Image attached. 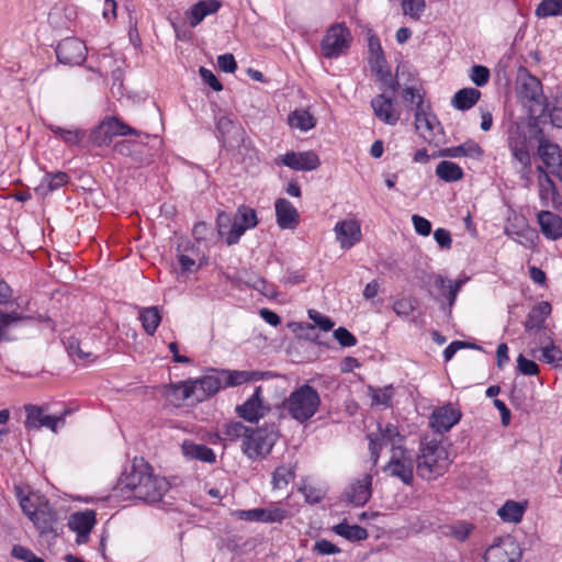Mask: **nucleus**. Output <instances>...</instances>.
<instances>
[{
	"mask_svg": "<svg viewBox=\"0 0 562 562\" xmlns=\"http://www.w3.org/2000/svg\"><path fill=\"white\" fill-rule=\"evenodd\" d=\"M123 488H128L135 498L146 503L160 502L169 490V482L155 475L147 463L134 464L121 480Z\"/></svg>",
	"mask_w": 562,
	"mask_h": 562,
	"instance_id": "obj_1",
	"label": "nucleus"
},
{
	"mask_svg": "<svg viewBox=\"0 0 562 562\" xmlns=\"http://www.w3.org/2000/svg\"><path fill=\"white\" fill-rule=\"evenodd\" d=\"M450 465L449 454L445 446L436 438H425L420 442L416 457L417 474L427 481L441 476Z\"/></svg>",
	"mask_w": 562,
	"mask_h": 562,
	"instance_id": "obj_2",
	"label": "nucleus"
},
{
	"mask_svg": "<svg viewBox=\"0 0 562 562\" xmlns=\"http://www.w3.org/2000/svg\"><path fill=\"white\" fill-rule=\"evenodd\" d=\"M283 405L289 415L302 424L316 414L321 405V397L315 389L303 384L289 395Z\"/></svg>",
	"mask_w": 562,
	"mask_h": 562,
	"instance_id": "obj_3",
	"label": "nucleus"
},
{
	"mask_svg": "<svg viewBox=\"0 0 562 562\" xmlns=\"http://www.w3.org/2000/svg\"><path fill=\"white\" fill-rule=\"evenodd\" d=\"M516 92L521 102L529 108L530 114L543 112L546 97L543 95L542 85L526 68H520L517 72Z\"/></svg>",
	"mask_w": 562,
	"mask_h": 562,
	"instance_id": "obj_4",
	"label": "nucleus"
},
{
	"mask_svg": "<svg viewBox=\"0 0 562 562\" xmlns=\"http://www.w3.org/2000/svg\"><path fill=\"white\" fill-rule=\"evenodd\" d=\"M415 454L402 446L391 449L390 460L383 468L391 476L400 479L404 484L414 482Z\"/></svg>",
	"mask_w": 562,
	"mask_h": 562,
	"instance_id": "obj_5",
	"label": "nucleus"
},
{
	"mask_svg": "<svg viewBox=\"0 0 562 562\" xmlns=\"http://www.w3.org/2000/svg\"><path fill=\"white\" fill-rule=\"evenodd\" d=\"M278 440V431L273 426L266 428L249 429L243 441V451L249 458L255 459L270 453Z\"/></svg>",
	"mask_w": 562,
	"mask_h": 562,
	"instance_id": "obj_6",
	"label": "nucleus"
},
{
	"mask_svg": "<svg viewBox=\"0 0 562 562\" xmlns=\"http://www.w3.org/2000/svg\"><path fill=\"white\" fill-rule=\"evenodd\" d=\"M351 41L350 31L344 23L333 24L321 42L322 54L325 58H337L347 53Z\"/></svg>",
	"mask_w": 562,
	"mask_h": 562,
	"instance_id": "obj_7",
	"label": "nucleus"
},
{
	"mask_svg": "<svg viewBox=\"0 0 562 562\" xmlns=\"http://www.w3.org/2000/svg\"><path fill=\"white\" fill-rule=\"evenodd\" d=\"M368 440L370 458L373 464H376L383 447L391 446V449H394L396 446H402L405 437L400 434L395 425L386 423L378 424L376 430L368 435Z\"/></svg>",
	"mask_w": 562,
	"mask_h": 562,
	"instance_id": "obj_8",
	"label": "nucleus"
},
{
	"mask_svg": "<svg viewBox=\"0 0 562 562\" xmlns=\"http://www.w3.org/2000/svg\"><path fill=\"white\" fill-rule=\"evenodd\" d=\"M139 133L115 116L104 119L91 133V140L97 146H106L114 136L138 135Z\"/></svg>",
	"mask_w": 562,
	"mask_h": 562,
	"instance_id": "obj_9",
	"label": "nucleus"
},
{
	"mask_svg": "<svg viewBox=\"0 0 562 562\" xmlns=\"http://www.w3.org/2000/svg\"><path fill=\"white\" fill-rule=\"evenodd\" d=\"M415 128L428 143L438 140V137L443 133L441 124L430 111V106L422 101L417 102L415 109Z\"/></svg>",
	"mask_w": 562,
	"mask_h": 562,
	"instance_id": "obj_10",
	"label": "nucleus"
},
{
	"mask_svg": "<svg viewBox=\"0 0 562 562\" xmlns=\"http://www.w3.org/2000/svg\"><path fill=\"white\" fill-rule=\"evenodd\" d=\"M26 413L25 428L27 429H40L46 427L53 432H57L59 426H64L65 418L71 414V409H65L59 416L47 415L42 406L25 405Z\"/></svg>",
	"mask_w": 562,
	"mask_h": 562,
	"instance_id": "obj_11",
	"label": "nucleus"
},
{
	"mask_svg": "<svg viewBox=\"0 0 562 562\" xmlns=\"http://www.w3.org/2000/svg\"><path fill=\"white\" fill-rule=\"evenodd\" d=\"M374 116L387 125H395L401 119V109L392 95L382 92L371 100Z\"/></svg>",
	"mask_w": 562,
	"mask_h": 562,
	"instance_id": "obj_12",
	"label": "nucleus"
},
{
	"mask_svg": "<svg viewBox=\"0 0 562 562\" xmlns=\"http://www.w3.org/2000/svg\"><path fill=\"white\" fill-rule=\"evenodd\" d=\"M56 56L61 64L80 65L86 59L87 47L82 41L67 37L57 45Z\"/></svg>",
	"mask_w": 562,
	"mask_h": 562,
	"instance_id": "obj_13",
	"label": "nucleus"
},
{
	"mask_svg": "<svg viewBox=\"0 0 562 562\" xmlns=\"http://www.w3.org/2000/svg\"><path fill=\"white\" fill-rule=\"evenodd\" d=\"M276 164H282L296 171H312L319 167V157L313 151H289L276 159Z\"/></svg>",
	"mask_w": 562,
	"mask_h": 562,
	"instance_id": "obj_14",
	"label": "nucleus"
},
{
	"mask_svg": "<svg viewBox=\"0 0 562 562\" xmlns=\"http://www.w3.org/2000/svg\"><path fill=\"white\" fill-rule=\"evenodd\" d=\"M233 515L240 520L258 521V522H280L286 517V510L279 506H270L267 508H252L235 510Z\"/></svg>",
	"mask_w": 562,
	"mask_h": 562,
	"instance_id": "obj_15",
	"label": "nucleus"
},
{
	"mask_svg": "<svg viewBox=\"0 0 562 562\" xmlns=\"http://www.w3.org/2000/svg\"><path fill=\"white\" fill-rule=\"evenodd\" d=\"M97 522L95 513L92 509L76 512L69 516L67 526L77 533V543H86Z\"/></svg>",
	"mask_w": 562,
	"mask_h": 562,
	"instance_id": "obj_16",
	"label": "nucleus"
},
{
	"mask_svg": "<svg viewBox=\"0 0 562 562\" xmlns=\"http://www.w3.org/2000/svg\"><path fill=\"white\" fill-rule=\"evenodd\" d=\"M519 555L518 546L508 537L486 550L484 562H515Z\"/></svg>",
	"mask_w": 562,
	"mask_h": 562,
	"instance_id": "obj_17",
	"label": "nucleus"
},
{
	"mask_svg": "<svg viewBox=\"0 0 562 562\" xmlns=\"http://www.w3.org/2000/svg\"><path fill=\"white\" fill-rule=\"evenodd\" d=\"M336 239L342 249H349L361 240V227L357 220H344L334 227Z\"/></svg>",
	"mask_w": 562,
	"mask_h": 562,
	"instance_id": "obj_18",
	"label": "nucleus"
},
{
	"mask_svg": "<svg viewBox=\"0 0 562 562\" xmlns=\"http://www.w3.org/2000/svg\"><path fill=\"white\" fill-rule=\"evenodd\" d=\"M217 131L222 142L228 147H238L244 143L245 130L229 116L223 115L217 120Z\"/></svg>",
	"mask_w": 562,
	"mask_h": 562,
	"instance_id": "obj_19",
	"label": "nucleus"
},
{
	"mask_svg": "<svg viewBox=\"0 0 562 562\" xmlns=\"http://www.w3.org/2000/svg\"><path fill=\"white\" fill-rule=\"evenodd\" d=\"M460 418V411L449 404L434 411L430 417V426L437 432L443 434L458 424Z\"/></svg>",
	"mask_w": 562,
	"mask_h": 562,
	"instance_id": "obj_20",
	"label": "nucleus"
},
{
	"mask_svg": "<svg viewBox=\"0 0 562 562\" xmlns=\"http://www.w3.org/2000/svg\"><path fill=\"white\" fill-rule=\"evenodd\" d=\"M12 291L10 286L0 279V305H4L10 302ZM24 319V317L15 312L3 313L0 311V340H10L11 338L7 335L8 329Z\"/></svg>",
	"mask_w": 562,
	"mask_h": 562,
	"instance_id": "obj_21",
	"label": "nucleus"
},
{
	"mask_svg": "<svg viewBox=\"0 0 562 562\" xmlns=\"http://www.w3.org/2000/svg\"><path fill=\"white\" fill-rule=\"evenodd\" d=\"M509 149L513 157L521 165V175L528 178L531 169V156L529 153V146L527 137L518 135L517 137L509 138Z\"/></svg>",
	"mask_w": 562,
	"mask_h": 562,
	"instance_id": "obj_22",
	"label": "nucleus"
},
{
	"mask_svg": "<svg viewBox=\"0 0 562 562\" xmlns=\"http://www.w3.org/2000/svg\"><path fill=\"white\" fill-rule=\"evenodd\" d=\"M538 224L542 235L551 240L562 237V217L550 211H540L537 215Z\"/></svg>",
	"mask_w": 562,
	"mask_h": 562,
	"instance_id": "obj_23",
	"label": "nucleus"
},
{
	"mask_svg": "<svg viewBox=\"0 0 562 562\" xmlns=\"http://www.w3.org/2000/svg\"><path fill=\"white\" fill-rule=\"evenodd\" d=\"M277 223L282 229H292L299 224L300 214L286 199L280 198L274 203Z\"/></svg>",
	"mask_w": 562,
	"mask_h": 562,
	"instance_id": "obj_24",
	"label": "nucleus"
},
{
	"mask_svg": "<svg viewBox=\"0 0 562 562\" xmlns=\"http://www.w3.org/2000/svg\"><path fill=\"white\" fill-rule=\"evenodd\" d=\"M371 475H363L346 491L345 495L347 501L356 506L364 505L371 497Z\"/></svg>",
	"mask_w": 562,
	"mask_h": 562,
	"instance_id": "obj_25",
	"label": "nucleus"
},
{
	"mask_svg": "<svg viewBox=\"0 0 562 562\" xmlns=\"http://www.w3.org/2000/svg\"><path fill=\"white\" fill-rule=\"evenodd\" d=\"M221 8L217 0H201L186 11V19L191 27L198 26L205 16L214 14Z\"/></svg>",
	"mask_w": 562,
	"mask_h": 562,
	"instance_id": "obj_26",
	"label": "nucleus"
},
{
	"mask_svg": "<svg viewBox=\"0 0 562 562\" xmlns=\"http://www.w3.org/2000/svg\"><path fill=\"white\" fill-rule=\"evenodd\" d=\"M543 112L531 114L540 119L543 123L547 121L554 127L562 128V94L552 97L551 100L543 101Z\"/></svg>",
	"mask_w": 562,
	"mask_h": 562,
	"instance_id": "obj_27",
	"label": "nucleus"
},
{
	"mask_svg": "<svg viewBox=\"0 0 562 562\" xmlns=\"http://www.w3.org/2000/svg\"><path fill=\"white\" fill-rule=\"evenodd\" d=\"M261 387H256L254 394L243 404L236 407L237 414L248 420L257 422L265 415V407L260 398Z\"/></svg>",
	"mask_w": 562,
	"mask_h": 562,
	"instance_id": "obj_28",
	"label": "nucleus"
},
{
	"mask_svg": "<svg viewBox=\"0 0 562 562\" xmlns=\"http://www.w3.org/2000/svg\"><path fill=\"white\" fill-rule=\"evenodd\" d=\"M484 155L483 148L473 139H469L461 145L447 147L439 151L440 157L459 158L468 157L480 160Z\"/></svg>",
	"mask_w": 562,
	"mask_h": 562,
	"instance_id": "obj_29",
	"label": "nucleus"
},
{
	"mask_svg": "<svg viewBox=\"0 0 562 562\" xmlns=\"http://www.w3.org/2000/svg\"><path fill=\"white\" fill-rule=\"evenodd\" d=\"M551 305L548 302H540L535 305L529 312L526 322L525 328L528 333H538L541 329H548L544 326V322L548 316L551 314Z\"/></svg>",
	"mask_w": 562,
	"mask_h": 562,
	"instance_id": "obj_30",
	"label": "nucleus"
},
{
	"mask_svg": "<svg viewBox=\"0 0 562 562\" xmlns=\"http://www.w3.org/2000/svg\"><path fill=\"white\" fill-rule=\"evenodd\" d=\"M191 383L193 386L194 402L204 401L222 387L221 380L214 375H206Z\"/></svg>",
	"mask_w": 562,
	"mask_h": 562,
	"instance_id": "obj_31",
	"label": "nucleus"
},
{
	"mask_svg": "<svg viewBox=\"0 0 562 562\" xmlns=\"http://www.w3.org/2000/svg\"><path fill=\"white\" fill-rule=\"evenodd\" d=\"M166 398L175 406H179L186 400L194 401L191 382L171 383L164 387Z\"/></svg>",
	"mask_w": 562,
	"mask_h": 562,
	"instance_id": "obj_32",
	"label": "nucleus"
},
{
	"mask_svg": "<svg viewBox=\"0 0 562 562\" xmlns=\"http://www.w3.org/2000/svg\"><path fill=\"white\" fill-rule=\"evenodd\" d=\"M182 453L191 460H199L206 463H214L216 460L214 451L205 445L186 440L181 446Z\"/></svg>",
	"mask_w": 562,
	"mask_h": 562,
	"instance_id": "obj_33",
	"label": "nucleus"
},
{
	"mask_svg": "<svg viewBox=\"0 0 562 562\" xmlns=\"http://www.w3.org/2000/svg\"><path fill=\"white\" fill-rule=\"evenodd\" d=\"M538 155L548 169L559 166L562 162L561 149L557 144L548 139H541L538 146Z\"/></svg>",
	"mask_w": 562,
	"mask_h": 562,
	"instance_id": "obj_34",
	"label": "nucleus"
},
{
	"mask_svg": "<svg viewBox=\"0 0 562 562\" xmlns=\"http://www.w3.org/2000/svg\"><path fill=\"white\" fill-rule=\"evenodd\" d=\"M539 196L544 206H558L560 195L548 173L539 177Z\"/></svg>",
	"mask_w": 562,
	"mask_h": 562,
	"instance_id": "obj_35",
	"label": "nucleus"
},
{
	"mask_svg": "<svg viewBox=\"0 0 562 562\" xmlns=\"http://www.w3.org/2000/svg\"><path fill=\"white\" fill-rule=\"evenodd\" d=\"M505 233L526 248H533L539 238L537 231L527 224H524L519 231L514 229V227H506Z\"/></svg>",
	"mask_w": 562,
	"mask_h": 562,
	"instance_id": "obj_36",
	"label": "nucleus"
},
{
	"mask_svg": "<svg viewBox=\"0 0 562 562\" xmlns=\"http://www.w3.org/2000/svg\"><path fill=\"white\" fill-rule=\"evenodd\" d=\"M69 177L66 172L57 171L53 173H46L42 182L35 189L38 194L47 195L48 193L61 188L68 183Z\"/></svg>",
	"mask_w": 562,
	"mask_h": 562,
	"instance_id": "obj_37",
	"label": "nucleus"
},
{
	"mask_svg": "<svg viewBox=\"0 0 562 562\" xmlns=\"http://www.w3.org/2000/svg\"><path fill=\"white\" fill-rule=\"evenodd\" d=\"M481 92L475 88L460 89L452 98V105L457 110H469L480 100Z\"/></svg>",
	"mask_w": 562,
	"mask_h": 562,
	"instance_id": "obj_38",
	"label": "nucleus"
},
{
	"mask_svg": "<svg viewBox=\"0 0 562 562\" xmlns=\"http://www.w3.org/2000/svg\"><path fill=\"white\" fill-rule=\"evenodd\" d=\"M436 176L445 182H454L463 178V170L456 162L442 160L436 167Z\"/></svg>",
	"mask_w": 562,
	"mask_h": 562,
	"instance_id": "obj_39",
	"label": "nucleus"
},
{
	"mask_svg": "<svg viewBox=\"0 0 562 562\" xmlns=\"http://www.w3.org/2000/svg\"><path fill=\"white\" fill-rule=\"evenodd\" d=\"M526 506L515 501H507L498 510L497 514L505 522L517 524L521 520Z\"/></svg>",
	"mask_w": 562,
	"mask_h": 562,
	"instance_id": "obj_40",
	"label": "nucleus"
},
{
	"mask_svg": "<svg viewBox=\"0 0 562 562\" xmlns=\"http://www.w3.org/2000/svg\"><path fill=\"white\" fill-rule=\"evenodd\" d=\"M138 318L142 322L144 330L148 335H153L156 331V329L161 321V316L156 306L139 307L138 308Z\"/></svg>",
	"mask_w": 562,
	"mask_h": 562,
	"instance_id": "obj_41",
	"label": "nucleus"
},
{
	"mask_svg": "<svg viewBox=\"0 0 562 562\" xmlns=\"http://www.w3.org/2000/svg\"><path fill=\"white\" fill-rule=\"evenodd\" d=\"M32 521L44 533L55 532L57 516L50 508L45 507L38 509Z\"/></svg>",
	"mask_w": 562,
	"mask_h": 562,
	"instance_id": "obj_42",
	"label": "nucleus"
},
{
	"mask_svg": "<svg viewBox=\"0 0 562 562\" xmlns=\"http://www.w3.org/2000/svg\"><path fill=\"white\" fill-rule=\"evenodd\" d=\"M288 122L291 127L299 128L302 132L312 130L315 124V117L307 110H294L289 114Z\"/></svg>",
	"mask_w": 562,
	"mask_h": 562,
	"instance_id": "obj_43",
	"label": "nucleus"
},
{
	"mask_svg": "<svg viewBox=\"0 0 562 562\" xmlns=\"http://www.w3.org/2000/svg\"><path fill=\"white\" fill-rule=\"evenodd\" d=\"M333 530L338 536L350 541L366 540L369 536L367 529L363 527L358 525H348L345 521L334 526Z\"/></svg>",
	"mask_w": 562,
	"mask_h": 562,
	"instance_id": "obj_44",
	"label": "nucleus"
},
{
	"mask_svg": "<svg viewBox=\"0 0 562 562\" xmlns=\"http://www.w3.org/2000/svg\"><path fill=\"white\" fill-rule=\"evenodd\" d=\"M465 280L460 279L454 282L447 280L442 276H438L435 279V285L441 291L443 295L448 297L449 305H452L456 301L457 294L460 291L461 286L464 284Z\"/></svg>",
	"mask_w": 562,
	"mask_h": 562,
	"instance_id": "obj_45",
	"label": "nucleus"
},
{
	"mask_svg": "<svg viewBox=\"0 0 562 562\" xmlns=\"http://www.w3.org/2000/svg\"><path fill=\"white\" fill-rule=\"evenodd\" d=\"M293 479V468L291 465L282 464L273 471L271 484L274 490H284Z\"/></svg>",
	"mask_w": 562,
	"mask_h": 562,
	"instance_id": "obj_46",
	"label": "nucleus"
},
{
	"mask_svg": "<svg viewBox=\"0 0 562 562\" xmlns=\"http://www.w3.org/2000/svg\"><path fill=\"white\" fill-rule=\"evenodd\" d=\"M227 385H240L248 381H257L263 376V372L259 371H231L224 372Z\"/></svg>",
	"mask_w": 562,
	"mask_h": 562,
	"instance_id": "obj_47",
	"label": "nucleus"
},
{
	"mask_svg": "<svg viewBox=\"0 0 562 562\" xmlns=\"http://www.w3.org/2000/svg\"><path fill=\"white\" fill-rule=\"evenodd\" d=\"M536 15L541 19L562 16V0H542L536 9Z\"/></svg>",
	"mask_w": 562,
	"mask_h": 562,
	"instance_id": "obj_48",
	"label": "nucleus"
},
{
	"mask_svg": "<svg viewBox=\"0 0 562 562\" xmlns=\"http://www.w3.org/2000/svg\"><path fill=\"white\" fill-rule=\"evenodd\" d=\"M249 432V428L240 422H232L225 425L223 436L224 440L235 441L239 438L245 439Z\"/></svg>",
	"mask_w": 562,
	"mask_h": 562,
	"instance_id": "obj_49",
	"label": "nucleus"
},
{
	"mask_svg": "<svg viewBox=\"0 0 562 562\" xmlns=\"http://www.w3.org/2000/svg\"><path fill=\"white\" fill-rule=\"evenodd\" d=\"M234 220L239 222L246 229L252 228L258 224L255 210L245 205L238 207Z\"/></svg>",
	"mask_w": 562,
	"mask_h": 562,
	"instance_id": "obj_50",
	"label": "nucleus"
},
{
	"mask_svg": "<svg viewBox=\"0 0 562 562\" xmlns=\"http://www.w3.org/2000/svg\"><path fill=\"white\" fill-rule=\"evenodd\" d=\"M402 9L405 15L413 20H419L426 9L425 0H402Z\"/></svg>",
	"mask_w": 562,
	"mask_h": 562,
	"instance_id": "obj_51",
	"label": "nucleus"
},
{
	"mask_svg": "<svg viewBox=\"0 0 562 562\" xmlns=\"http://www.w3.org/2000/svg\"><path fill=\"white\" fill-rule=\"evenodd\" d=\"M368 390L372 397V405H381L384 407L390 406L391 400L393 397L392 386H385L383 389H374L369 386Z\"/></svg>",
	"mask_w": 562,
	"mask_h": 562,
	"instance_id": "obj_52",
	"label": "nucleus"
},
{
	"mask_svg": "<svg viewBox=\"0 0 562 562\" xmlns=\"http://www.w3.org/2000/svg\"><path fill=\"white\" fill-rule=\"evenodd\" d=\"M369 64L371 67V70L375 74L378 79H387L390 77V69L387 67V63L385 59L384 54L383 55H374L369 56Z\"/></svg>",
	"mask_w": 562,
	"mask_h": 562,
	"instance_id": "obj_53",
	"label": "nucleus"
},
{
	"mask_svg": "<svg viewBox=\"0 0 562 562\" xmlns=\"http://www.w3.org/2000/svg\"><path fill=\"white\" fill-rule=\"evenodd\" d=\"M490 70L485 66L475 65L471 68L470 78L477 87L485 86L490 80Z\"/></svg>",
	"mask_w": 562,
	"mask_h": 562,
	"instance_id": "obj_54",
	"label": "nucleus"
},
{
	"mask_svg": "<svg viewBox=\"0 0 562 562\" xmlns=\"http://www.w3.org/2000/svg\"><path fill=\"white\" fill-rule=\"evenodd\" d=\"M333 335L341 348L355 347L357 344V338L345 327L335 329Z\"/></svg>",
	"mask_w": 562,
	"mask_h": 562,
	"instance_id": "obj_55",
	"label": "nucleus"
},
{
	"mask_svg": "<svg viewBox=\"0 0 562 562\" xmlns=\"http://www.w3.org/2000/svg\"><path fill=\"white\" fill-rule=\"evenodd\" d=\"M539 342L538 351H554L558 347L554 345L552 333L549 329H541L535 334Z\"/></svg>",
	"mask_w": 562,
	"mask_h": 562,
	"instance_id": "obj_56",
	"label": "nucleus"
},
{
	"mask_svg": "<svg viewBox=\"0 0 562 562\" xmlns=\"http://www.w3.org/2000/svg\"><path fill=\"white\" fill-rule=\"evenodd\" d=\"M517 368L524 375H536L539 372V367L535 360H529L519 353L517 359Z\"/></svg>",
	"mask_w": 562,
	"mask_h": 562,
	"instance_id": "obj_57",
	"label": "nucleus"
},
{
	"mask_svg": "<svg viewBox=\"0 0 562 562\" xmlns=\"http://www.w3.org/2000/svg\"><path fill=\"white\" fill-rule=\"evenodd\" d=\"M473 530V526L468 522H458L450 527V536L459 541H464Z\"/></svg>",
	"mask_w": 562,
	"mask_h": 562,
	"instance_id": "obj_58",
	"label": "nucleus"
},
{
	"mask_svg": "<svg viewBox=\"0 0 562 562\" xmlns=\"http://www.w3.org/2000/svg\"><path fill=\"white\" fill-rule=\"evenodd\" d=\"M246 227H244L243 225L239 224V222L233 220V223L229 227V229L227 231L225 237H226V244L227 245H234V244H237L239 238L244 235V233L246 232Z\"/></svg>",
	"mask_w": 562,
	"mask_h": 562,
	"instance_id": "obj_59",
	"label": "nucleus"
},
{
	"mask_svg": "<svg viewBox=\"0 0 562 562\" xmlns=\"http://www.w3.org/2000/svg\"><path fill=\"white\" fill-rule=\"evenodd\" d=\"M308 317L314 322V324L316 326H318L321 329H323L325 331L333 329V327L335 325L334 322L329 317L321 314L319 312H317L315 310L308 311Z\"/></svg>",
	"mask_w": 562,
	"mask_h": 562,
	"instance_id": "obj_60",
	"label": "nucleus"
},
{
	"mask_svg": "<svg viewBox=\"0 0 562 562\" xmlns=\"http://www.w3.org/2000/svg\"><path fill=\"white\" fill-rule=\"evenodd\" d=\"M412 222L417 234L422 236H428L431 232V223L417 214L412 216Z\"/></svg>",
	"mask_w": 562,
	"mask_h": 562,
	"instance_id": "obj_61",
	"label": "nucleus"
},
{
	"mask_svg": "<svg viewBox=\"0 0 562 562\" xmlns=\"http://www.w3.org/2000/svg\"><path fill=\"white\" fill-rule=\"evenodd\" d=\"M313 549L322 555L337 554L340 552V549L336 544L325 539L317 540Z\"/></svg>",
	"mask_w": 562,
	"mask_h": 562,
	"instance_id": "obj_62",
	"label": "nucleus"
},
{
	"mask_svg": "<svg viewBox=\"0 0 562 562\" xmlns=\"http://www.w3.org/2000/svg\"><path fill=\"white\" fill-rule=\"evenodd\" d=\"M250 285L267 297H274L277 294L274 286L262 278H256Z\"/></svg>",
	"mask_w": 562,
	"mask_h": 562,
	"instance_id": "obj_63",
	"label": "nucleus"
},
{
	"mask_svg": "<svg viewBox=\"0 0 562 562\" xmlns=\"http://www.w3.org/2000/svg\"><path fill=\"white\" fill-rule=\"evenodd\" d=\"M217 65L224 72H234L237 68L236 60L233 54H224L217 57Z\"/></svg>",
	"mask_w": 562,
	"mask_h": 562,
	"instance_id": "obj_64",
	"label": "nucleus"
}]
</instances>
